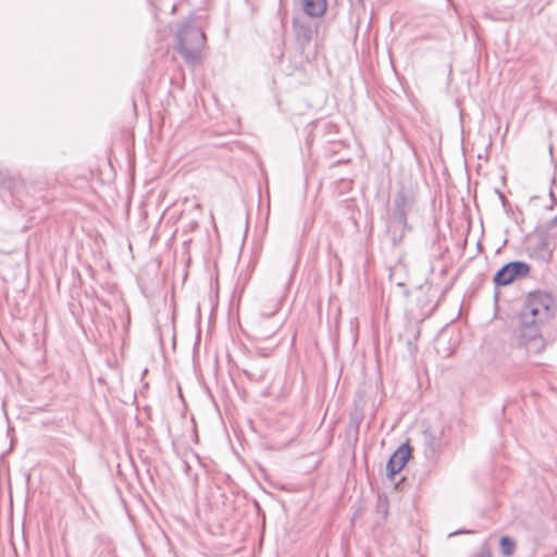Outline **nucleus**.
<instances>
[{"label":"nucleus","instance_id":"obj_1","mask_svg":"<svg viewBox=\"0 0 557 557\" xmlns=\"http://www.w3.org/2000/svg\"><path fill=\"white\" fill-rule=\"evenodd\" d=\"M555 317V300L544 290L530 292L519 312V326L516 330L518 346L528 355H539L546 347L541 329Z\"/></svg>","mask_w":557,"mask_h":557},{"label":"nucleus","instance_id":"obj_2","mask_svg":"<svg viewBox=\"0 0 557 557\" xmlns=\"http://www.w3.org/2000/svg\"><path fill=\"white\" fill-rule=\"evenodd\" d=\"M177 51L187 64H197L206 46V34L196 25L194 17L185 18L175 34Z\"/></svg>","mask_w":557,"mask_h":557},{"label":"nucleus","instance_id":"obj_3","mask_svg":"<svg viewBox=\"0 0 557 557\" xmlns=\"http://www.w3.org/2000/svg\"><path fill=\"white\" fill-rule=\"evenodd\" d=\"M419 211L416 188L411 185L400 184L393 199V219L398 224L409 227V215Z\"/></svg>","mask_w":557,"mask_h":557},{"label":"nucleus","instance_id":"obj_4","mask_svg":"<svg viewBox=\"0 0 557 557\" xmlns=\"http://www.w3.org/2000/svg\"><path fill=\"white\" fill-rule=\"evenodd\" d=\"M530 270V265L524 261H510L497 270L493 277V283L496 286L510 285L515 281L528 276Z\"/></svg>","mask_w":557,"mask_h":557},{"label":"nucleus","instance_id":"obj_5","mask_svg":"<svg viewBox=\"0 0 557 557\" xmlns=\"http://www.w3.org/2000/svg\"><path fill=\"white\" fill-rule=\"evenodd\" d=\"M293 29L297 44L305 49L313 39L317 32L314 25L306 16L296 15L293 17Z\"/></svg>","mask_w":557,"mask_h":557},{"label":"nucleus","instance_id":"obj_6","mask_svg":"<svg viewBox=\"0 0 557 557\" xmlns=\"http://www.w3.org/2000/svg\"><path fill=\"white\" fill-rule=\"evenodd\" d=\"M411 455L408 444H401L388 458L386 463L387 476L393 480L406 466Z\"/></svg>","mask_w":557,"mask_h":557},{"label":"nucleus","instance_id":"obj_7","mask_svg":"<svg viewBox=\"0 0 557 557\" xmlns=\"http://www.w3.org/2000/svg\"><path fill=\"white\" fill-rule=\"evenodd\" d=\"M553 255V247L546 237H542L532 248V256L542 262H549Z\"/></svg>","mask_w":557,"mask_h":557},{"label":"nucleus","instance_id":"obj_8","mask_svg":"<svg viewBox=\"0 0 557 557\" xmlns=\"http://www.w3.org/2000/svg\"><path fill=\"white\" fill-rule=\"evenodd\" d=\"M305 15L309 17H321L327 8L326 0H304L302 1Z\"/></svg>","mask_w":557,"mask_h":557},{"label":"nucleus","instance_id":"obj_9","mask_svg":"<svg viewBox=\"0 0 557 557\" xmlns=\"http://www.w3.org/2000/svg\"><path fill=\"white\" fill-rule=\"evenodd\" d=\"M412 226L409 224V227H405L404 224H398L395 220L394 223L388 226V234L391 236V240L393 246H399L407 232H411Z\"/></svg>","mask_w":557,"mask_h":557},{"label":"nucleus","instance_id":"obj_10","mask_svg":"<svg viewBox=\"0 0 557 557\" xmlns=\"http://www.w3.org/2000/svg\"><path fill=\"white\" fill-rule=\"evenodd\" d=\"M423 437L426 450L432 455L436 454L441 447L438 436L433 434L430 430H425L423 432Z\"/></svg>","mask_w":557,"mask_h":557},{"label":"nucleus","instance_id":"obj_11","mask_svg":"<svg viewBox=\"0 0 557 557\" xmlns=\"http://www.w3.org/2000/svg\"><path fill=\"white\" fill-rule=\"evenodd\" d=\"M499 547L505 556H511L513 554L516 544L513 540L509 536H502L499 540Z\"/></svg>","mask_w":557,"mask_h":557},{"label":"nucleus","instance_id":"obj_12","mask_svg":"<svg viewBox=\"0 0 557 557\" xmlns=\"http://www.w3.org/2000/svg\"><path fill=\"white\" fill-rule=\"evenodd\" d=\"M471 557H493V554H492L491 549L486 545H483L480 548V550H478Z\"/></svg>","mask_w":557,"mask_h":557},{"label":"nucleus","instance_id":"obj_13","mask_svg":"<svg viewBox=\"0 0 557 557\" xmlns=\"http://www.w3.org/2000/svg\"><path fill=\"white\" fill-rule=\"evenodd\" d=\"M377 510L383 513V516H386L387 513V502L386 500H380L377 503Z\"/></svg>","mask_w":557,"mask_h":557},{"label":"nucleus","instance_id":"obj_14","mask_svg":"<svg viewBox=\"0 0 557 557\" xmlns=\"http://www.w3.org/2000/svg\"><path fill=\"white\" fill-rule=\"evenodd\" d=\"M459 533H471V531H465V530H460V531H457L455 533H449V536H453L455 534H459Z\"/></svg>","mask_w":557,"mask_h":557},{"label":"nucleus","instance_id":"obj_15","mask_svg":"<svg viewBox=\"0 0 557 557\" xmlns=\"http://www.w3.org/2000/svg\"><path fill=\"white\" fill-rule=\"evenodd\" d=\"M69 474H70L72 478H74V479H75V476H76V475H75V472H74V468L69 469Z\"/></svg>","mask_w":557,"mask_h":557},{"label":"nucleus","instance_id":"obj_16","mask_svg":"<svg viewBox=\"0 0 557 557\" xmlns=\"http://www.w3.org/2000/svg\"><path fill=\"white\" fill-rule=\"evenodd\" d=\"M244 373L249 377V379H253V375L248 371V370H244Z\"/></svg>","mask_w":557,"mask_h":557},{"label":"nucleus","instance_id":"obj_17","mask_svg":"<svg viewBox=\"0 0 557 557\" xmlns=\"http://www.w3.org/2000/svg\"><path fill=\"white\" fill-rule=\"evenodd\" d=\"M299 257H296L295 264L293 267V272H295L297 263H298Z\"/></svg>","mask_w":557,"mask_h":557},{"label":"nucleus","instance_id":"obj_18","mask_svg":"<svg viewBox=\"0 0 557 557\" xmlns=\"http://www.w3.org/2000/svg\"><path fill=\"white\" fill-rule=\"evenodd\" d=\"M497 193H498V195H499V198H500L503 201H505V199H506V198H505L504 194H503V193H500L499 190H497Z\"/></svg>","mask_w":557,"mask_h":557},{"label":"nucleus","instance_id":"obj_19","mask_svg":"<svg viewBox=\"0 0 557 557\" xmlns=\"http://www.w3.org/2000/svg\"><path fill=\"white\" fill-rule=\"evenodd\" d=\"M557 222V215L550 221V225L555 224Z\"/></svg>","mask_w":557,"mask_h":557},{"label":"nucleus","instance_id":"obj_20","mask_svg":"<svg viewBox=\"0 0 557 557\" xmlns=\"http://www.w3.org/2000/svg\"><path fill=\"white\" fill-rule=\"evenodd\" d=\"M360 2H363L364 0H359Z\"/></svg>","mask_w":557,"mask_h":557}]
</instances>
